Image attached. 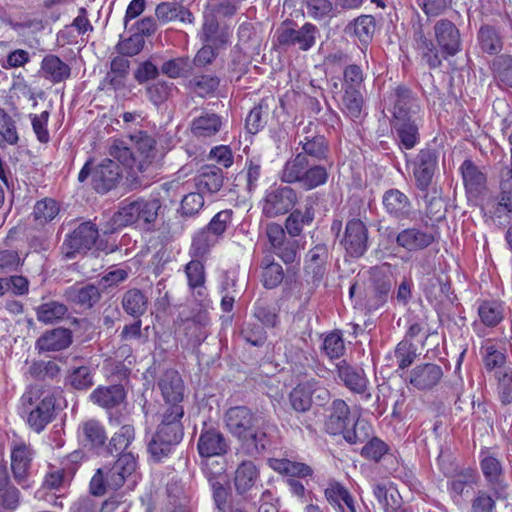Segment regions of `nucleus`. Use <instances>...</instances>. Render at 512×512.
Wrapping results in <instances>:
<instances>
[{"instance_id":"nucleus-61","label":"nucleus","mask_w":512,"mask_h":512,"mask_svg":"<svg viewBox=\"0 0 512 512\" xmlns=\"http://www.w3.org/2000/svg\"><path fill=\"white\" fill-rule=\"evenodd\" d=\"M307 380L300 382L289 394V402L292 409L299 413H305L312 407Z\"/></svg>"},{"instance_id":"nucleus-52","label":"nucleus","mask_w":512,"mask_h":512,"mask_svg":"<svg viewBox=\"0 0 512 512\" xmlns=\"http://www.w3.org/2000/svg\"><path fill=\"white\" fill-rule=\"evenodd\" d=\"M493 77L500 87L512 88V56L497 55L491 64Z\"/></svg>"},{"instance_id":"nucleus-37","label":"nucleus","mask_w":512,"mask_h":512,"mask_svg":"<svg viewBox=\"0 0 512 512\" xmlns=\"http://www.w3.org/2000/svg\"><path fill=\"white\" fill-rule=\"evenodd\" d=\"M260 471L252 460H243L238 464L233 478L237 495L245 496L259 480Z\"/></svg>"},{"instance_id":"nucleus-7","label":"nucleus","mask_w":512,"mask_h":512,"mask_svg":"<svg viewBox=\"0 0 512 512\" xmlns=\"http://www.w3.org/2000/svg\"><path fill=\"white\" fill-rule=\"evenodd\" d=\"M319 34V29L310 22L299 27L293 20H285L275 32V44L284 51L289 48L308 51L316 44Z\"/></svg>"},{"instance_id":"nucleus-6","label":"nucleus","mask_w":512,"mask_h":512,"mask_svg":"<svg viewBox=\"0 0 512 512\" xmlns=\"http://www.w3.org/2000/svg\"><path fill=\"white\" fill-rule=\"evenodd\" d=\"M93 159L90 158L78 174V181L85 182L91 176L93 189L100 194L115 189L123 177V171L118 162L105 158L92 168Z\"/></svg>"},{"instance_id":"nucleus-49","label":"nucleus","mask_w":512,"mask_h":512,"mask_svg":"<svg viewBox=\"0 0 512 512\" xmlns=\"http://www.w3.org/2000/svg\"><path fill=\"white\" fill-rule=\"evenodd\" d=\"M268 465L274 471L286 476H290L293 479H295V477L305 478L307 476H311L313 473L312 468L307 464L291 461L286 458H270L268 460Z\"/></svg>"},{"instance_id":"nucleus-20","label":"nucleus","mask_w":512,"mask_h":512,"mask_svg":"<svg viewBox=\"0 0 512 512\" xmlns=\"http://www.w3.org/2000/svg\"><path fill=\"white\" fill-rule=\"evenodd\" d=\"M480 456V468L487 486L496 498H500L507 486L504 480V470L501 461L486 451H481Z\"/></svg>"},{"instance_id":"nucleus-35","label":"nucleus","mask_w":512,"mask_h":512,"mask_svg":"<svg viewBox=\"0 0 512 512\" xmlns=\"http://www.w3.org/2000/svg\"><path fill=\"white\" fill-rule=\"evenodd\" d=\"M301 151L294 157H303L304 161L318 163L328 159L329 143L323 135L305 136L299 142Z\"/></svg>"},{"instance_id":"nucleus-54","label":"nucleus","mask_w":512,"mask_h":512,"mask_svg":"<svg viewBox=\"0 0 512 512\" xmlns=\"http://www.w3.org/2000/svg\"><path fill=\"white\" fill-rule=\"evenodd\" d=\"M37 320L45 324H53L62 320L68 313L65 304L58 301H48L35 308Z\"/></svg>"},{"instance_id":"nucleus-33","label":"nucleus","mask_w":512,"mask_h":512,"mask_svg":"<svg viewBox=\"0 0 512 512\" xmlns=\"http://www.w3.org/2000/svg\"><path fill=\"white\" fill-rule=\"evenodd\" d=\"M230 33L226 27H221L213 13H205L199 39L202 43L224 48L229 41Z\"/></svg>"},{"instance_id":"nucleus-56","label":"nucleus","mask_w":512,"mask_h":512,"mask_svg":"<svg viewBox=\"0 0 512 512\" xmlns=\"http://www.w3.org/2000/svg\"><path fill=\"white\" fill-rule=\"evenodd\" d=\"M220 85V78L216 75L200 74L194 75L187 82V88L200 97L213 94Z\"/></svg>"},{"instance_id":"nucleus-53","label":"nucleus","mask_w":512,"mask_h":512,"mask_svg":"<svg viewBox=\"0 0 512 512\" xmlns=\"http://www.w3.org/2000/svg\"><path fill=\"white\" fill-rule=\"evenodd\" d=\"M477 39L481 50L485 53L494 55L502 50V38L494 26L482 25L478 31Z\"/></svg>"},{"instance_id":"nucleus-27","label":"nucleus","mask_w":512,"mask_h":512,"mask_svg":"<svg viewBox=\"0 0 512 512\" xmlns=\"http://www.w3.org/2000/svg\"><path fill=\"white\" fill-rule=\"evenodd\" d=\"M392 118L420 115L421 106L416 95L405 85H398L393 89Z\"/></svg>"},{"instance_id":"nucleus-47","label":"nucleus","mask_w":512,"mask_h":512,"mask_svg":"<svg viewBox=\"0 0 512 512\" xmlns=\"http://www.w3.org/2000/svg\"><path fill=\"white\" fill-rule=\"evenodd\" d=\"M222 127L221 117L215 113H203L191 122V132L196 137H212Z\"/></svg>"},{"instance_id":"nucleus-24","label":"nucleus","mask_w":512,"mask_h":512,"mask_svg":"<svg viewBox=\"0 0 512 512\" xmlns=\"http://www.w3.org/2000/svg\"><path fill=\"white\" fill-rule=\"evenodd\" d=\"M436 241L434 233L419 227H408L401 230L395 238L398 247L408 252H417L428 248Z\"/></svg>"},{"instance_id":"nucleus-21","label":"nucleus","mask_w":512,"mask_h":512,"mask_svg":"<svg viewBox=\"0 0 512 512\" xmlns=\"http://www.w3.org/2000/svg\"><path fill=\"white\" fill-rule=\"evenodd\" d=\"M444 375L441 366L435 363L416 365L409 373L408 382L419 391H431L442 380Z\"/></svg>"},{"instance_id":"nucleus-60","label":"nucleus","mask_w":512,"mask_h":512,"mask_svg":"<svg viewBox=\"0 0 512 512\" xmlns=\"http://www.w3.org/2000/svg\"><path fill=\"white\" fill-rule=\"evenodd\" d=\"M219 240L215 238L205 227L199 230L192 239L190 255L194 258H202Z\"/></svg>"},{"instance_id":"nucleus-34","label":"nucleus","mask_w":512,"mask_h":512,"mask_svg":"<svg viewBox=\"0 0 512 512\" xmlns=\"http://www.w3.org/2000/svg\"><path fill=\"white\" fill-rule=\"evenodd\" d=\"M31 452L26 445H19L11 452V470L14 480L23 488H29V470L31 466Z\"/></svg>"},{"instance_id":"nucleus-55","label":"nucleus","mask_w":512,"mask_h":512,"mask_svg":"<svg viewBox=\"0 0 512 512\" xmlns=\"http://www.w3.org/2000/svg\"><path fill=\"white\" fill-rule=\"evenodd\" d=\"M365 90H343L342 111L352 120L359 119L364 107Z\"/></svg>"},{"instance_id":"nucleus-58","label":"nucleus","mask_w":512,"mask_h":512,"mask_svg":"<svg viewBox=\"0 0 512 512\" xmlns=\"http://www.w3.org/2000/svg\"><path fill=\"white\" fill-rule=\"evenodd\" d=\"M351 28L361 43L368 44L375 33V18L372 15H360L348 24L347 29Z\"/></svg>"},{"instance_id":"nucleus-25","label":"nucleus","mask_w":512,"mask_h":512,"mask_svg":"<svg viewBox=\"0 0 512 512\" xmlns=\"http://www.w3.org/2000/svg\"><path fill=\"white\" fill-rule=\"evenodd\" d=\"M239 443L238 450L245 456L256 458L262 455L270 445V439L259 423L249 432H245L236 439Z\"/></svg>"},{"instance_id":"nucleus-38","label":"nucleus","mask_w":512,"mask_h":512,"mask_svg":"<svg viewBox=\"0 0 512 512\" xmlns=\"http://www.w3.org/2000/svg\"><path fill=\"white\" fill-rule=\"evenodd\" d=\"M95 371L88 365L71 366L68 368L64 386L72 391H88L94 385Z\"/></svg>"},{"instance_id":"nucleus-44","label":"nucleus","mask_w":512,"mask_h":512,"mask_svg":"<svg viewBox=\"0 0 512 512\" xmlns=\"http://www.w3.org/2000/svg\"><path fill=\"white\" fill-rule=\"evenodd\" d=\"M502 211L512 214V169L507 165L499 171V202L494 215L500 216Z\"/></svg>"},{"instance_id":"nucleus-48","label":"nucleus","mask_w":512,"mask_h":512,"mask_svg":"<svg viewBox=\"0 0 512 512\" xmlns=\"http://www.w3.org/2000/svg\"><path fill=\"white\" fill-rule=\"evenodd\" d=\"M273 101V98H263L251 109L245 120L246 129L250 134H256L265 127L270 112V103Z\"/></svg>"},{"instance_id":"nucleus-19","label":"nucleus","mask_w":512,"mask_h":512,"mask_svg":"<svg viewBox=\"0 0 512 512\" xmlns=\"http://www.w3.org/2000/svg\"><path fill=\"white\" fill-rule=\"evenodd\" d=\"M224 423L231 435L237 439L256 426L259 417L247 406H234L225 412Z\"/></svg>"},{"instance_id":"nucleus-10","label":"nucleus","mask_w":512,"mask_h":512,"mask_svg":"<svg viewBox=\"0 0 512 512\" xmlns=\"http://www.w3.org/2000/svg\"><path fill=\"white\" fill-rule=\"evenodd\" d=\"M371 291L367 299V308L369 311H376L383 307L391 295L395 279L391 271V265L384 263L380 266H374L370 269Z\"/></svg>"},{"instance_id":"nucleus-14","label":"nucleus","mask_w":512,"mask_h":512,"mask_svg":"<svg viewBox=\"0 0 512 512\" xmlns=\"http://www.w3.org/2000/svg\"><path fill=\"white\" fill-rule=\"evenodd\" d=\"M78 439L88 452L107 456L108 434L104 424L97 419H88L78 427Z\"/></svg>"},{"instance_id":"nucleus-18","label":"nucleus","mask_w":512,"mask_h":512,"mask_svg":"<svg viewBox=\"0 0 512 512\" xmlns=\"http://www.w3.org/2000/svg\"><path fill=\"white\" fill-rule=\"evenodd\" d=\"M215 465H219L216 460L212 462L202 461V471L212 489V497L216 508L220 512H226L227 509L229 510L228 499L231 496V489L220 481L225 471L224 467L221 466L218 470H215Z\"/></svg>"},{"instance_id":"nucleus-16","label":"nucleus","mask_w":512,"mask_h":512,"mask_svg":"<svg viewBox=\"0 0 512 512\" xmlns=\"http://www.w3.org/2000/svg\"><path fill=\"white\" fill-rule=\"evenodd\" d=\"M210 324L211 319L206 304H199V308L193 312V315L183 321L187 345L193 349H198L210 334Z\"/></svg>"},{"instance_id":"nucleus-50","label":"nucleus","mask_w":512,"mask_h":512,"mask_svg":"<svg viewBox=\"0 0 512 512\" xmlns=\"http://www.w3.org/2000/svg\"><path fill=\"white\" fill-rule=\"evenodd\" d=\"M178 92L177 86L167 80H157L146 87V95L149 101L157 107L167 102Z\"/></svg>"},{"instance_id":"nucleus-36","label":"nucleus","mask_w":512,"mask_h":512,"mask_svg":"<svg viewBox=\"0 0 512 512\" xmlns=\"http://www.w3.org/2000/svg\"><path fill=\"white\" fill-rule=\"evenodd\" d=\"M194 182L198 191L213 195L223 187L224 174L222 169L215 165H205L194 177Z\"/></svg>"},{"instance_id":"nucleus-3","label":"nucleus","mask_w":512,"mask_h":512,"mask_svg":"<svg viewBox=\"0 0 512 512\" xmlns=\"http://www.w3.org/2000/svg\"><path fill=\"white\" fill-rule=\"evenodd\" d=\"M184 408H163L161 422L147 444V450L155 462L168 457L175 447L182 441L184 427L182 418Z\"/></svg>"},{"instance_id":"nucleus-41","label":"nucleus","mask_w":512,"mask_h":512,"mask_svg":"<svg viewBox=\"0 0 512 512\" xmlns=\"http://www.w3.org/2000/svg\"><path fill=\"white\" fill-rule=\"evenodd\" d=\"M324 494L328 503L338 512H356L353 497L339 482H329Z\"/></svg>"},{"instance_id":"nucleus-46","label":"nucleus","mask_w":512,"mask_h":512,"mask_svg":"<svg viewBox=\"0 0 512 512\" xmlns=\"http://www.w3.org/2000/svg\"><path fill=\"white\" fill-rule=\"evenodd\" d=\"M41 70L46 79L52 83H59L68 79L71 75V68L58 56L46 55L41 62Z\"/></svg>"},{"instance_id":"nucleus-57","label":"nucleus","mask_w":512,"mask_h":512,"mask_svg":"<svg viewBox=\"0 0 512 512\" xmlns=\"http://www.w3.org/2000/svg\"><path fill=\"white\" fill-rule=\"evenodd\" d=\"M481 322L487 327L497 326L504 318V306L499 301H482L478 307Z\"/></svg>"},{"instance_id":"nucleus-42","label":"nucleus","mask_w":512,"mask_h":512,"mask_svg":"<svg viewBox=\"0 0 512 512\" xmlns=\"http://www.w3.org/2000/svg\"><path fill=\"white\" fill-rule=\"evenodd\" d=\"M315 218L312 204L306 203L304 209H294L285 220V229L291 238L300 236L305 226H310Z\"/></svg>"},{"instance_id":"nucleus-59","label":"nucleus","mask_w":512,"mask_h":512,"mask_svg":"<svg viewBox=\"0 0 512 512\" xmlns=\"http://www.w3.org/2000/svg\"><path fill=\"white\" fill-rule=\"evenodd\" d=\"M193 66L187 56L165 61L160 71L171 79L186 78L192 74Z\"/></svg>"},{"instance_id":"nucleus-63","label":"nucleus","mask_w":512,"mask_h":512,"mask_svg":"<svg viewBox=\"0 0 512 512\" xmlns=\"http://www.w3.org/2000/svg\"><path fill=\"white\" fill-rule=\"evenodd\" d=\"M136 150L143 157L138 169L144 171V165L150 164L157 154L156 140L145 132H140L135 143Z\"/></svg>"},{"instance_id":"nucleus-1","label":"nucleus","mask_w":512,"mask_h":512,"mask_svg":"<svg viewBox=\"0 0 512 512\" xmlns=\"http://www.w3.org/2000/svg\"><path fill=\"white\" fill-rule=\"evenodd\" d=\"M433 31L437 44L425 34L421 24L415 27L413 36L417 52L430 69L439 68L444 59L455 56L462 49L460 31L451 20L436 21Z\"/></svg>"},{"instance_id":"nucleus-30","label":"nucleus","mask_w":512,"mask_h":512,"mask_svg":"<svg viewBox=\"0 0 512 512\" xmlns=\"http://www.w3.org/2000/svg\"><path fill=\"white\" fill-rule=\"evenodd\" d=\"M464 187L469 197L477 198L487 188V177L484 172L470 159H466L460 166Z\"/></svg>"},{"instance_id":"nucleus-62","label":"nucleus","mask_w":512,"mask_h":512,"mask_svg":"<svg viewBox=\"0 0 512 512\" xmlns=\"http://www.w3.org/2000/svg\"><path fill=\"white\" fill-rule=\"evenodd\" d=\"M253 316L264 327L272 328L279 322L277 309L266 300L258 299L253 306Z\"/></svg>"},{"instance_id":"nucleus-45","label":"nucleus","mask_w":512,"mask_h":512,"mask_svg":"<svg viewBox=\"0 0 512 512\" xmlns=\"http://www.w3.org/2000/svg\"><path fill=\"white\" fill-rule=\"evenodd\" d=\"M121 305L126 314L140 318L148 309V297L142 290L131 288L122 295Z\"/></svg>"},{"instance_id":"nucleus-8","label":"nucleus","mask_w":512,"mask_h":512,"mask_svg":"<svg viewBox=\"0 0 512 512\" xmlns=\"http://www.w3.org/2000/svg\"><path fill=\"white\" fill-rule=\"evenodd\" d=\"M404 155L406 165L412 168L416 189L420 192L429 191L438 170L437 150L431 147L422 148L413 159H409L407 153Z\"/></svg>"},{"instance_id":"nucleus-43","label":"nucleus","mask_w":512,"mask_h":512,"mask_svg":"<svg viewBox=\"0 0 512 512\" xmlns=\"http://www.w3.org/2000/svg\"><path fill=\"white\" fill-rule=\"evenodd\" d=\"M136 436L135 428L132 424H123L108 439L107 456H115L123 453H133L129 451L131 444Z\"/></svg>"},{"instance_id":"nucleus-28","label":"nucleus","mask_w":512,"mask_h":512,"mask_svg":"<svg viewBox=\"0 0 512 512\" xmlns=\"http://www.w3.org/2000/svg\"><path fill=\"white\" fill-rule=\"evenodd\" d=\"M336 373L339 381L351 392L363 394L367 390L368 379L364 370L353 366L346 360L336 364Z\"/></svg>"},{"instance_id":"nucleus-9","label":"nucleus","mask_w":512,"mask_h":512,"mask_svg":"<svg viewBox=\"0 0 512 512\" xmlns=\"http://www.w3.org/2000/svg\"><path fill=\"white\" fill-rule=\"evenodd\" d=\"M344 249L345 259H359L365 255L370 246L369 230L359 218H351L346 222L342 237L339 240Z\"/></svg>"},{"instance_id":"nucleus-22","label":"nucleus","mask_w":512,"mask_h":512,"mask_svg":"<svg viewBox=\"0 0 512 512\" xmlns=\"http://www.w3.org/2000/svg\"><path fill=\"white\" fill-rule=\"evenodd\" d=\"M382 204L386 213L396 220H411L414 216L411 200L399 189L391 188L385 191Z\"/></svg>"},{"instance_id":"nucleus-17","label":"nucleus","mask_w":512,"mask_h":512,"mask_svg":"<svg viewBox=\"0 0 512 512\" xmlns=\"http://www.w3.org/2000/svg\"><path fill=\"white\" fill-rule=\"evenodd\" d=\"M157 386L165 402L164 408H184L182 402L185 397V385L175 369H167L159 378Z\"/></svg>"},{"instance_id":"nucleus-26","label":"nucleus","mask_w":512,"mask_h":512,"mask_svg":"<svg viewBox=\"0 0 512 512\" xmlns=\"http://www.w3.org/2000/svg\"><path fill=\"white\" fill-rule=\"evenodd\" d=\"M155 15L162 24L179 22L187 27L195 23V16L190 9L177 1L159 3L155 8Z\"/></svg>"},{"instance_id":"nucleus-29","label":"nucleus","mask_w":512,"mask_h":512,"mask_svg":"<svg viewBox=\"0 0 512 512\" xmlns=\"http://www.w3.org/2000/svg\"><path fill=\"white\" fill-rule=\"evenodd\" d=\"M89 399L105 410H112L125 402L126 390L122 384L98 386L89 395Z\"/></svg>"},{"instance_id":"nucleus-2","label":"nucleus","mask_w":512,"mask_h":512,"mask_svg":"<svg viewBox=\"0 0 512 512\" xmlns=\"http://www.w3.org/2000/svg\"><path fill=\"white\" fill-rule=\"evenodd\" d=\"M162 202L159 198L138 197L121 201L118 210L109 221L105 234L114 233L122 228L133 226L144 232H154Z\"/></svg>"},{"instance_id":"nucleus-51","label":"nucleus","mask_w":512,"mask_h":512,"mask_svg":"<svg viewBox=\"0 0 512 512\" xmlns=\"http://www.w3.org/2000/svg\"><path fill=\"white\" fill-rule=\"evenodd\" d=\"M260 267L262 269V283L266 289H274L282 283L284 279L283 267L275 262L272 256H265Z\"/></svg>"},{"instance_id":"nucleus-4","label":"nucleus","mask_w":512,"mask_h":512,"mask_svg":"<svg viewBox=\"0 0 512 512\" xmlns=\"http://www.w3.org/2000/svg\"><path fill=\"white\" fill-rule=\"evenodd\" d=\"M328 177V169L324 165L304 161L302 156L288 159L280 173V180L283 183H297L306 191L324 185Z\"/></svg>"},{"instance_id":"nucleus-11","label":"nucleus","mask_w":512,"mask_h":512,"mask_svg":"<svg viewBox=\"0 0 512 512\" xmlns=\"http://www.w3.org/2000/svg\"><path fill=\"white\" fill-rule=\"evenodd\" d=\"M231 450V441L219 426L204 421L197 441V451L201 458L211 462L212 457H221Z\"/></svg>"},{"instance_id":"nucleus-39","label":"nucleus","mask_w":512,"mask_h":512,"mask_svg":"<svg viewBox=\"0 0 512 512\" xmlns=\"http://www.w3.org/2000/svg\"><path fill=\"white\" fill-rule=\"evenodd\" d=\"M72 343V333L66 328H54L46 331L36 341V348L39 351H61L68 348Z\"/></svg>"},{"instance_id":"nucleus-15","label":"nucleus","mask_w":512,"mask_h":512,"mask_svg":"<svg viewBox=\"0 0 512 512\" xmlns=\"http://www.w3.org/2000/svg\"><path fill=\"white\" fill-rule=\"evenodd\" d=\"M421 123V115L391 119V129L401 151L411 150L420 143L419 128Z\"/></svg>"},{"instance_id":"nucleus-32","label":"nucleus","mask_w":512,"mask_h":512,"mask_svg":"<svg viewBox=\"0 0 512 512\" xmlns=\"http://www.w3.org/2000/svg\"><path fill=\"white\" fill-rule=\"evenodd\" d=\"M351 422V411L348 404L343 399L333 400L325 421L326 431L331 435H340Z\"/></svg>"},{"instance_id":"nucleus-64","label":"nucleus","mask_w":512,"mask_h":512,"mask_svg":"<svg viewBox=\"0 0 512 512\" xmlns=\"http://www.w3.org/2000/svg\"><path fill=\"white\" fill-rule=\"evenodd\" d=\"M478 474L476 470L467 468L456 473L448 482L449 490L456 496H461L467 486L476 484Z\"/></svg>"},{"instance_id":"nucleus-12","label":"nucleus","mask_w":512,"mask_h":512,"mask_svg":"<svg viewBox=\"0 0 512 512\" xmlns=\"http://www.w3.org/2000/svg\"><path fill=\"white\" fill-rule=\"evenodd\" d=\"M99 238V230L92 221H84L65 236L62 249L65 257L74 258L91 250Z\"/></svg>"},{"instance_id":"nucleus-23","label":"nucleus","mask_w":512,"mask_h":512,"mask_svg":"<svg viewBox=\"0 0 512 512\" xmlns=\"http://www.w3.org/2000/svg\"><path fill=\"white\" fill-rule=\"evenodd\" d=\"M118 458L113 465L103 466L108 476L109 488L117 490L123 486L125 480L130 477L137 468V456L134 453H123L117 455Z\"/></svg>"},{"instance_id":"nucleus-13","label":"nucleus","mask_w":512,"mask_h":512,"mask_svg":"<svg viewBox=\"0 0 512 512\" xmlns=\"http://www.w3.org/2000/svg\"><path fill=\"white\" fill-rule=\"evenodd\" d=\"M298 201L297 192L286 185H273L265 192L262 200V213L268 218L285 215Z\"/></svg>"},{"instance_id":"nucleus-5","label":"nucleus","mask_w":512,"mask_h":512,"mask_svg":"<svg viewBox=\"0 0 512 512\" xmlns=\"http://www.w3.org/2000/svg\"><path fill=\"white\" fill-rule=\"evenodd\" d=\"M28 414V424L36 432L42 431L50 423L55 411V397L41 387L33 386L21 397Z\"/></svg>"},{"instance_id":"nucleus-31","label":"nucleus","mask_w":512,"mask_h":512,"mask_svg":"<svg viewBox=\"0 0 512 512\" xmlns=\"http://www.w3.org/2000/svg\"><path fill=\"white\" fill-rule=\"evenodd\" d=\"M65 299L84 309H90L101 298L99 288L94 284L76 283L64 291Z\"/></svg>"},{"instance_id":"nucleus-40","label":"nucleus","mask_w":512,"mask_h":512,"mask_svg":"<svg viewBox=\"0 0 512 512\" xmlns=\"http://www.w3.org/2000/svg\"><path fill=\"white\" fill-rule=\"evenodd\" d=\"M185 273L188 279L189 288L193 291L195 299L199 304H206L205 267L198 259H192L185 266Z\"/></svg>"}]
</instances>
